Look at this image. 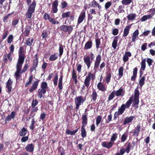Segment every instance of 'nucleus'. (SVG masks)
Returning a JSON list of instances; mask_svg holds the SVG:
<instances>
[{"label":"nucleus","instance_id":"obj_8","mask_svg":"<svg viewBox=\"0 0 155 155\" xmlns=\"http://www.w3.org/2000/svg\"><path fill=\"white\" fill-rule=\"evenodd\" d=\"M24 60L25 59L18 58V61L16 65V69L21 70Z\"/></svg>","mask_w":155,"mask_h":155},{"label":"nucleus","instance_id":"obj_13","mask_svg":"<svg viewBox=\"0 0 155 155\" xmlns=\"http://www.w3.org/2000/svg\"><path fill=\"white\" fill-rule=\"evenodd\" d=\"M140 125H138L135 127L133 133V135L134 136H137L138 135L140 132Z\"/></svg>","mask_w":155,"mask_h":155},{"label":"nucleus","instance_id":"obj_52","mask_svg":"<svg viewBox=\"0 0 155 155\" xmlns=\"http://www.w3.org/2000/svg\"><path fill=\"white\" fill-rule=\"evenodd\" d=\"M59 56L60 57H61L63 54V48L62 45L60 46L59 47Z\"/></svg>","mask_w":155,"mask_h":155},{"label":"nucleus","instance_id":"obj_61","mask_svg":"<svg viewBox=\"0 0 155 155\" xmlns=\"http://www.w3.org/2000/svg\"><path fill=\"white\" fill-rule=\"evenodd\" d=\"M149 66L152 65V63L153 62L152 60L150 58H148L146 60Z\"/></svg>","mask_w":155,"mask_h":155},{"label":"nucleus","instance_id":"obj_36","mask_svg":"<svg viewBox=\"0 0 155 155\" xmlns=\"http://www.w3.org/2000/svg\"><path fill=\"white\" fill-rule=\"evenodd\" d=\"M41 89L46 90L48 88L47 83L45 82H42L41 84Z\"/></svg>","mask_w":155,"mask_h":155},{"label":"nucleus","instance_id":"obj_39","mask_svg":"<svg viewBox=\"0 0 155 155\" xmlns=\"http://www.w3.org/2000/svg\"><path fill=\"white\" fill-rule=\"evenodd\" d=\"M145 80V77L143 76L142 77L139 81V84L140 86L142 87L144 84Z\"/></svg>","mask_w":155,"mask_h":155},{"label":"nucleus","instance_id":"obj_18","mask_svg":"<svg viewBox=\"0 0 155 155\" xmlns=\"http://www.w3.org/2000/svg\"><path fill=\"white\" fill-rule=\"evenodd\" d=\"M15 112L12 111L11 114L8 115L5 120V122H6L7 121H9L11 119L14 118L15 117Z\"/></svg>","mask_w":155,"mask_h":155},{"label":"nucleus","instance_id":"obj_44","mask_svg":"<svg viewBox=\"0 0 155 155\" xmlns=\"http://www.w3.org/2000/svg\"><path fill=\"white\" fill-rule=\"evenodd\" d=\"M136 16V15L135 14H130L127 16V18L129 20H133L134 19Z\"/></svg>","mask_w":155,"mask_h":155},{"label":"nucleus","instance_id":"obj_40","mask_svg":"<svg viewBox=\"0 0 155 155\" xmlns=\"http://www.w3.org/2000/svg\"><path fill=\"white\" fill-rule=\"evenodd\" d=\"M117 134L114 133L113 134L112 136L110 141L113 142L114 144V141L116 140L117 138Z\"/></svg>","mask_w":155,"mask_h":155},{"label":"nucleus","instance_id":"obj_58","mask_svg":"<svg viewBox=\"0 0 155 155\" xmlns=\"http://www.w3.org/2000/svg\"><path fill=\"white\" fill-rule=\"evenodd\" d=\"M97 97V94L96 92H94L93 93L92 95V97L93 100L95 101Z\"/></svg>","mask_w":155,"mask_h":155},{"label":"nucleus","instance_id":"obj_16","mask_svg":"<svg viewBox=\"0 0 155 155\" xmlns=\"http://www.w3.org/2000/svg\"><path fill=\"white\" fill-rule=\"evenodd\" d=\"M23 48L22 47H20L18 50L19 57L18 58L25 59V56L23 53Z\"/></svg>","mask_w":155,"mask_h":155},{"label":"nucleus","instance_id":"obj_42","mask_svg":"<svg viewBox=\"0 0 155 155\" xmlns=\"http://www.w3.org/2000/svg\"><path fill=\"white\" fill-rule=\"evenodd\" d=\"M115 91H113L108 97V100L110 101L112 100L114 97L115 95Z\"/></svg>","mask_w":155,"mask_h":155},{"label":"nucleus","instance_id":"obj_11","mask_svg":"<svg viewBox=\"0 0 155 155\" xmlns=\"http://www.w3.org/2000/svg\"><path fill=\"white\" fill-rule=\"evenodd\" d=\"M85 17V12H81L80 15L78 18V23L79 24L81 23L84 20Z\"/></svg>","mask_w":155,"mask_h":155},{"label":"nucleus","instance_id":"obj_7","mask_svg":"<svg viewBox=\"0 0 155 155\" xmlns=\"http://www.w3.org/2000/svg\"><path fill=\"white\" fill-rule=\"evenodd\" d=\"M101 60V56L100 55H98L96 57L94 65V69H97L100 63Z\"/></svg>","mask_w":155,"mask_h":155},{"label":"nucleus","instance_id":"obj_23","mask_svg":"<svg viewBox=\"0 0 155 155\" xmlns=\"http://www.w3.org/2000/svg\"><path fill=\"white\" fill-rule=\"evenodd\" d=\"M139 34V31L138 30H136L134 32L132 37V41H134L136 38L137 37Z\"/></svg>","mask_w":155,"mask_h":155},{"label":"nucleus","instance_id":"obj_62","mask_svg":"<svg viewBox=\"0 0 155 155\" xmlns=\"http://www.w3.org/2000/svg\"><path fill=\"white\" fill-rule=\"evenodd\" d=\"M28 64H26L25 65V66H24L22 70L21 71V73H24L28 69Z\"/></svg>","mask_w":155,"mask_h":155},{"label":"nucleus","instance_id":"obj_10","mask_svg":"<svg viewBox=\"0 0 155 155\" xmlns=\"http://www.w3.org/2000/svg\"><path fill=\"white\" fill-rule=\"evenodd\" d=\"M12 83V81L10 79H8L6 87L8 89V90L7 91L9 93L11 91L12 89L11 85Z\"/></svg>","mask_w":155,"mask_h":155},{"label":"nucleus","instance_id":"obj_20","mask_svg":"<svg viewBox=\"0 0 155 155\" xmlns=\"http://www.w3.org/2000/svg\"><path fill=\"white\" fill-rule=\"evenodd\" d=\"M36 5V2L35 0H34L32 3L29 5L28 10H35Z\"/></svg>","mask_w":155,"mask_h":155},{"label":"nucleus","instance_id":"obj_3","mask_svg":"<svg viewBox=\"0 0 155 155\" xmlns=\"http://www.w3.org/2000/svg\"><path fill=\"white\" fill-rule=\"evenodd\" d=\"M95 79V75L90 72L89 73L84 81V85L88 88L91 83V80H94Z\"/></svg>","mask_w":155,"mask_h":155},{"label":"nucleus","instance_id":"obj_30","mask_svg":"<svg viewBox=\"0 0 155 155\" xmlns=\"http://www.w3.org/2000/svg\"><path fill=\"white\" fill-rule=\"evenodd\" d=\"M92 45V42L91 41H88L85 44L84 48L86 49H90Z\"/></svg>","mask_w":155,"mask_h":155},{"label":"nucleus","instance_id":"obj_6","mask_svg":"<svg viewBox=\"0 0 155 155\" xmlns=\"http://www.w3.org/2000/svg\"><path fill=\"white\" fill-rule=\"evenodd\" d=\"M60 28L62 31L64 32H68L69 34L73 30V28L71 26L63 25L61 26Z\"/></svg>","mask_w":155,"mask_h":155},{"label":"nucleus","instance_id":"obj_33","mask_svg":"<svg viewBox=\"0 0 155 155\" xmlns=\"http://www.w3.org/2000/svg\"><path fill=\"white\" fill-rule=\"evenodd\" d=\"M30 27L29 26H27L26 27L24 32V34L25 36H28L30 32Z\"/></svg>","mask_w":155,"mask_h":155},{"label":"nucleus","instance_id":"obj_64","mask_svg":"<svg viewBox=\"0 0 155 155\" xmlns=\"http://www.w3.org/2000/svg\"><path fill=\"white\" fill-rule=\"evenodd\" d=\"M44 18L46 20H49V19L51 18L49 15L46 13H45L44 14Z\"/></svg>","mask_w":155,"mask_h":155},{"label":"nucleus","instance_id":"obj_38","mask_svg":"<svg viewBox=\"0 0 155 155\" xmlns=\"http://www.w3.org/2000/svg\"><path fill=\"white\" fill-rule=\"evenodd\" d=\"M34 10H28L27 12L26 13V15L28 18H31L32 16V13L34 12Z\"/></svg>","mask_w":155,"mask_h":155},{"label":"nucleus","instance_id":"obj_54","mask_svg":"<svg viewBox=\"0 0 155 155\" xmlns=\"http://www.w3.org/2000/svg\"><path fill=\"white\" fill-rule=\"evenodd\" d=\"M111 75L110 74H108L106 78V81L107 83H108L110 81Z\"/></svg>","mask_w":155,"mask_h":155},{"label":"nucleus","instance_id":"obj_32","mask_svg":"<svg viewBox=\"0 0 155 155\" xmlns=\"http://www.w3.org/2000/svg\"><path fill=\"white\" fill-rule=\"evenodd\" d=\"M117 38L116 37H115L112 43V46L114 49H116L117 47Z\"/></svg>","mask_w":155,"mask_h":155},{"label":"nucleus","instance_id":"obj_57","mask_svg":"<svg viewBox=\"0 0 155 155\" xmlns=\"http://www.w3.org/2000/svg\"><path fill=\"white\" fill-rule=\"evenodd\" d=\"M13 13V12H12L11 13L8 14L7 15H6L4 17V18H3V21L7 22V20L8 17L10 16L11 15H12Z\"/></svg>","mask_w":155,"mask_h":155},{"label":"nucleus","instance_id":"obj_43","mask_svg":"<svg viewBox=\"0 0 155 155\" xmlns=\"http://www.w3.org/2000/svg\"><path fill=\"white\" fill-rule=\"evenodd\" d=\"M67 5V3L66 1L62 0V2H61L60 6L63 9L66 7Z\"/></svg>","mask_w":155,"mask_h":155},{"label":"nucleus","instance_id":"obj_53","mask_svg":"<svg viewBox=\"0 0 155 155\" xmlns=\"http://www.w3.org/2000/svg\"><path fill=\"white\" fill-rule=\"evenodd\" d=\"M133 98L130 97L129 100L127 102V108L129 107L132 102Z\"/></svg>","mask_w":155,"mask_h":155},{"label":"nucleus","instance_id":"obj_22","mask_svg":"<svg viewBox=\"0 0 155 155\" xmlns=\"http://www.w3.org/2000/svg\"><path fill=\"white\" fill-rule=\"evenodd\" d=\"M82 126L85 127L86 126L87 124V115L85 114L84 115H83L82 116Z\"/></svg>","mask_w":155,"mask_h":155},{"label":"nucleus","instance_id":"obj_59","mask_svg":"<svg viewBox=\"0 0 155 155\" xmlns=\"http://www.w3.org/2000/svg\"><path fill=\"white\" fill-rule=\"evenodd\" d=\"M96 47L98 48L100 44V41L99 39H97L96 40Z\"/></svg>","mask_w":155,"mask_h":155},{"label":"nucleus","instance_id":"obj_48","mask_svg":"<svg viewBox=\"0 0 155 155\" xmlns=\"http://www.w3.org/2000/svg\"><path fill=\"white\" fill-rule=\"evenodd\" d=\"M58 79V75L57 74H56L54 79L53 80L54 84L55 85H57Z\"/></svg>","mask_w":155,"mask_h":155},{"label":"nucleus","instance_id":"obj_55","mask_svg":"<svg viewBox=\"0 0 155 155\" xmlns=\"http://www.w3.org/2000/svg\"><path fill=\"white\" fill-rule=\"evenodd\" d=\"M13 40V36L12 35H10L8 38L7 42L8 43H10Z\"/></svg>","mask_w":155,"mask_h":155},{"label":"nucleus","instance_id":"obj_17","mask_svg":"<svg viewBox=\"0 0 155 155\" xmlns=\"http://www.w3.org/2000/svg\"><path fill=\"white\" fill-rule=\"evenodd\" d=\"M21 71V70L16 69V71L14 74V76L16 80H18L20 79L21 74H22Z\"/></svg>","mask_w":155,"mask_h":155},{"label":"nucleus","instance_id":"obj_49","mask_svg":"<svg viewBox=\"0 0 155 155\" xmlns=\"http://www.w3.org/2000/svg\"><path fill=\"white\" fill-rule=\"evenodd\" d=\"M70 14V12H67L64 13L62 14V18H65L69 17Z\"/></svg>","mask_w":155,"mask_h":155},{"label":"nucleus","instance_id":"obj_35","mask_svg":"<svg viewBox=\"0 0 155 155\" xmlns=\"http://www.w3.org/2000/svg\"><path fill=\"white\" fill-rule=\"evenodd\" d=\"M141 69L143 71H144L146 67V59H144L142 61L141 63Z\"/></svg>","mask_w":155,"mask_h":155},{"label":"nucleus","instance_id":"obj_4","mask_svg":"<svg viewBox=\"0 0 155 155\" xmlns=\"http://www.w3.org/2000/svg\"><path fill=\"white\" fill-rule=\"evenodd\" d=\"M84 101L83 97L81 96H78L75 98V102L77 110L78 109L80 106L83 104Z\"/></svg>","mask_w":155,"mask_h":155},{"label":"nucleus","instance_id":"obj_56","mask_svg":"<svg viewBox=\"0 0 155 155\" xmlns=\"http://www.w3.org/2000/svg\"><path fill=\"white\" fill-rule=\"evenodd\" d=\"M134 116H131L128 118H127V123H130L134 118Z\"/></svg>","mask_w":155,"mask_h":155},{"label":"nucleus","instance_id":"obj_47","mask_svg":"<svg viewBox=\"0 0 155 155\" xmlns=\"http://www.w3.org/2000/svg\"><path fill=\"white\" fill-rule=\"evenodd\" d=\"M72 78L73 79H74L75 80V82H76L77 81L76 74L74 69H73V70L72 74Z\"/></svg>","mask_w":155,"mask_h":155},{"label":"nucleus","instance_id":"obj_12","mask_svg":"<svg viewBox=\"0 0 155 155\" xmlns=\"http://www.w3.org/2000/svg\"><path fill=\"white\" fill-rule=\"evenodd\" d=\"M26 150L29 152H32L34 150V145L32 144H29L25 147Z\"/></svg>","mask_w":155,"mask_h":155},{"label":"nucleus","instance_id":"obj_50","mask_svg":"<svg viewBox=\"0 0 155 155\" xmlns=\"http://www.w3.org/2000/svg\"><path fill=\"white\" fill-rule=\"evenodd\" d=\"M38 103V101L36 100H33L31 104L32 108H34Z\"/></svg>","mask_w":155,"mask_h":155},{"label":"nucleus","instance_id":"obj_1","mask_svg":"<svg viewBox=\"0 0 155 155\" xmlns=\"http://www.w3.org/2000/svg\"><path fill=\"white\" fill-rule=\"evenodd\" d=\"M94 57V54L92 52H91L89 56H84L83 58L84 62L87 66V69L90 68Z\"/></svg>","mask_w":155,"mask_h":155},{"label":"nucleus","instance_id":"obj_21","mask_svg":"<svg viewBox=\"0 0 155 155\" xmlns=\"http://www.w3.org/2000/svg\"><path fill=\"white\" fill-rule=\"evenodd\" d=\"M38 64V59L36 58L34 60V63L33 66L32 68L31 69V71H33L35 70L37 67Z\"/></svg>","mask_w":155,"mask_h":155},{"label":"nucleus","instance_id":"obj_37","mask_svg":"<svg viewBox=\"0 0 155 155\" xmlns=\"http://www.w3.org/2000/svg\"><path fill=\"white\" fill-rule=\"evenodd\" d=\"M63 78L62 76H61L59 79L58 87L59 89L61 90L62 89V80Z\"/></svg>","mask_w":155,"mask_h":155},{"label":"nucleus","instance_id":"obj_63","mask_svg":"<svg viewBox=\"0 0 155 155\" xmlns=\"http://www.w3.org/2000/svg\"><path fill=\"white\" fill-rule=\"evenodd\" d=\"M77 71L79 72H80L81 71V66L80 64H77Z\"/></svg>","mask_w":155,"mask_h":155},{"label":"nucleus","instance_id":"obj_60","mask_svg":"<svg viewBox=\"0 0 155 155\" xmlns=\"http://www.w3.org/2000/svg\"><path fill=\"white\" fill-rule=\"evenodd\" d=\"M111 5V3L110 2H107L105 5V8L106 9L108 8Z\"/></svg>","mask_w":155,"mask_h":155},{"label":"nucleus","instance_id":"obj_29","mask_svg":"<svg viewBox=\"0 0 155 155\" xmlns=\"http://www.w3.org/2000/svg\"><path fill=\"white\" fill-rule=\"evenodd\" d=\"M27 132V130L26 129L23 127L19 133V134L21 136H23L25 135Z\"/></svg>","mask_w":155,"mask_h":155},{"label":"nucleus","instance_id":"obj_19","mask_svg":"<svg viewBox=\"0 0 155 155\" xmlns=\"http://www.w3.org/2000/svg\"><path fill=\"white\" fill-rule=\"evenodd\" d=\"M58 58V53H55L54 54L51 55L49 59L51 61H54L57 60Z\"/></svg>","mask_w":155,"mask_h":155},{"label":"nucleus","instance_id":"obj_34","mask_svg":"<svg viewBox=\"0 0 155 155\" xmlns=\"http://www.w3.org/2000/svg\"><path fill=\"white\" fill-rule=\"evenodd\" d=\"M33 42V39L32 38H28L26 42V44L28 46H31Z\"/></svg>","mask_w":155,"mask_h":155},{"label":"nucleus","instance_id":"obj_24","mask_svg":"<svg viewBox=\"0 0 155 155\" xmlns=\"http://www.w3.org/2000/svg\"><path fill=\"white\" fill-rule=\"evenodd\" d=\"M46 92V90L41 89H39L38 90V96L40 98H41L42 97L43 94H44Z\"/></svg>","mask_w":155,"mask_h":155},{"label":"nucleus","instance_id":"obj_27","mask_svg":"<svg viewBox=\"0 0 155 155\" xmlns=\"http://www.w3.org/2000/svg\"><path fill=\"white\" fill-rule=\"evenodd\" d=\"M78 129H77L74 131H71L70 130L68 129L66 131V133L67 134H70L71 135H73L75 134V133H76L77 131H78Z\"/></svg>","mask_w":155,"mask_h":155},{"label":"nucleus","instance_id":"obj_31","mask_svg":"<svg viewBox=\"0 0 155 155\" xmlns=\"http://www.w3.org/2000/svg\"><path fill=\"white\" fill-rule=\"evenodd\" d=\"M152 15H147L143 16L141 18V21H144L147 19H150L152 17Z\"/></svg>","mask_w":155,"mask_h":155},{"label":"nucleus","instance_id":"obj_5","mask_svg":"<svg viewBox=\"0 0 155 155\" xmlns=\"http://www.w3.org/2000/svg\"><path fill=\"white\" fill-rule=\"evenodd\" d=\"M126 108L124 104H123L118 109V111L115 112L114 114V118H117L119 115H122L124 112Z\"/></svg>","mask_w":155,"mask_h":155},{"label":"nucleus","instance_id":"obj_26","mask_svg":"<svg viewBox=\"0 0 155 155\" xmlns=\"http://www.w3.org/2000/svg\"><path fill=\"white\" fill-rule=\"evenodd\" d=\"M97 87L100 90L103 91L106 90L105 86L101 83L99 82L97 85Z\"/></svg>","mask_w":155,"mask_h":155},{"label":"nucleus","instance_id":"obj_46","mask_svg":"<svg viewBox=\"0 0 155 155\" xmlns=\"http://www.w3.org/2000/svg\"><path fill=\"white\" fill-rule=\"evenodd\" d=\"M33 79V76H31L29 78V81L25 83V87H27L30 83H31Z\"/></svg>","mask_w":155,"mask_h":155},{"label":"nucleus","instance_id":"obj_28","mask_svg":"<svg viewBox=\"0 0 155 155\" xmlns=\"http://www.w3.org/2000/svg\"><path fill=\"white\" fill-rule=\"evenodd\" d=\"M84 127L82 126L81 128V135L83 138L85 137L86 136V132Z\"/></svg>","mask_w":155,"mask_h":155},{"label":"nucleus","instance_id":"obj_45","mask_svg":"<svg viewBox=\"0 0 155 155\" xmlns=\"http://www.w3.org/2000/svg\"><path fill=\"white\" fill-rule=\"evenodd\" d=\"M102 117L100 116H98L96 120V125L98 126L101 121Z\"/></svg>","mask_w":155,"mask_h":155},{"label":"nucleus","instance_id":"obj_15","mask_svg":"<svg viewBox=\"0 0 155 155\" xmlns=\"http://www.w3.org/2000/svg\"><path fill=\"white\" fill-rule=\"evenodd\" d=\"M125 91L123 88H120L119 89L115 91V94L117 96H123L124 94Z\"/></svg>","mask_w":155,"mask_h":155},{"label":"nucleus","instance_id":"obj_14","mask_svg":"<svg viewBox=\"0 0 155 155\" xmlns=\"http://www.w3.org/2000/svg\"><path fill=\"white\" fill-rule=\"evenodd\" d=\"M38 84V81H35L31 87L29 91L31 92H33L34 90L36 89Z\"/></svg>","mask_w":155,"mask_h":155},{"label":"nucleus","instance_id":"obj_2","mask_svg":"<svg viewBox=\"0 0 155 155\" xmlns=\"http://www.w3.org/2000/svg\"><path fill=\"white\" fill-rule=\"evenodd\" d=\"M139 96V91L138 89L136 88L134 91V97L132 104L133 106L135 108H137L138 107Z\"/></svg>","mask_w":155,"mask_h":155},{"label":"nucleus","instance_id":"obj_51","mask_svg":"<svg viewBox=\"0 0 155 155\" xmlns=\"http://www.w3.org/2000/svg\"><path fill=\"white\" fill-rule=\"evenodd\" d=\"M49 21L51 23L54 25L56 24V23L58 24L59 23L58 21H57L53 18H51L49 19Z\"/></svg>","mask_w":155,"mask_h":155},{"label":"nucleus","instance_id":"obj_25","mask_svg":"<svg viewBox=\"0 0 155 155\" xmlns=\"http://www.w3.org/2000/svg\"><path fill=\"white\" fill-rule=\"evenodd\" d=\"M58 5V0L54 1L52 4V10H58L57 7Z\"/></svg>","mask_w":155,"mask_h":155},{"label":"nucleus","instance_id":"obj_41","mask_svg":"<svg viewBox=\"0 0 155 155\" xmlns=\"http://www.w3.org/2000/svg\"><path fill=\"white\" fill-rule=\"evenodd\" d=\"M119 79L121 78L123 75V68L122 67H120L119 70Z\"/></svg>","mask_w":155,"mask_h":155},{"label":"nucleus","instance_id":"obj_9","mask_svg":"<svg viewBox=\"0 0 155 155\" xmlns=\"http://www.w3.org/2000/svg\"><path fill=\"white\" fill-rule=\"evenodd\" d=\"M114 143L110 141L109 142H104L102 143L101 145L102 147H105L107 149L111 148Z\"/></svg>","mask_w":155,"mask_h":155}]
</instances>
